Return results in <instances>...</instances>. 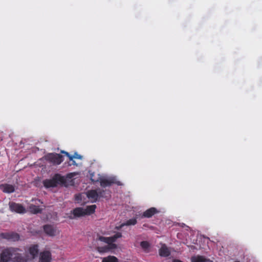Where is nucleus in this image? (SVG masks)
Listing matches in <instances>:
<instances>
[{"mask_svg": "<svg viewBox=\"0 0 262 262\" xmlns=\"http://www.w3.org/2000/svg\"><path fill=\"white\" fill-rule=\"evenodd\" d=\"M191 261V262H212V261L209 259H207L205 257L200 255L192 256Z\"/></svg>", "mask_w": 262, "mask_h": 262, "instance_id": "16", "label": "nucleus"}, {"mask_svg": "<svg viewBox=\"0 0 262 262\" xmlns=\"http://www.w3.org/2000/svg\"><path fill=\"white\" fill-rule=\"evenodd\" d=\"M75 200L77 201H81L82 198H81V194H76L75 196Z\"/></svg>", "mask_w": 262, "mask_h": 262, "instance_id": "28", "label": "nucleus"}, {"mask_svg": "<svg viewBox=\"0 0 262 262\" xmlns=\"http://www.w3.org/2000/svg\"><path fill=\"white\" fill-rule=\"evenodd\" d=\"M108 244V245H107V246L108 247L109 250L110 249H116L117 248V245L116 244H112V243Z\"/></svg>", "mask_w": 262, "mask_h": 262, "instance_id": "27", "label": "nucleus"}, {"mask_svg": "<svg viewBox=\"0 0 262 262\" xmlns=\"http://www.w3.org/2000/svg\"><path fill=\"white\" fill-rule=\"evenodd\" d=\"M143 213H159V211L156 208L151 207L146 211H144Z\"/></svg>", "mask_w": 262, "mask_h": 262, "instance_id": "26", "label": "nucleus"}, {"mask_svg": "<svg viewBox=\"0 0 262 262\" xmlns=\"http://www.w3.org/2000/svg\"><path fill=\"white\" fill-rule=\"evenodd\" d=\"M125 226L124 223L121 224L119 226H117L115 227V228L117 230L120 229L122 227Z\"/></svg>", "mask_w": 262, "mask_h": 262, "instance_id": "30", "label": "nucleus"}, {"mask_svg": "<svg viewBox=\"0 0 262 262\" xmlns=\"http://www.w3.org/2000/svg\"><path fill=\"white\" fill-rule=\"evenodd\" d=\"M66 183L65 178L59 173H56L51 179H45L42 182L43 186L46 188L56 187L59 185H62Z\"/></svg>", "mask_w": 262, "mask_h": 262, "instance_id": "1", "label": "nucleus"}, {"mask_svg": "<svg viewBox=\"0 0 262 262\" xmlns=\"http://www.w3.org/2000/svg\"><path fill=\"white\" fill-rule=\"evenodd\" d=\"M9 206L10 210L12 212L20 213H25L26 211L25 208L21 204L14 202H9Z\"/></svg>", "mask_w": 262, "mask_h": 262, "instance_id": "8", "label": "nucleus"}, {"mask_svg": "<svg viewBox=\"0 0 262 262\" xmlns=\"http://www.w3.org/2000/svg\"><path fill=\"white\" fill-rule=\"evenodd\" d=\"M88 214H58V220L61 222H69L72 220L83 219Z\"/></svg>", "mask_w": 262, "mask_h": 262, "instance_id": "2", "label": "nucleus"}, {"mask_svg": "<svg viewBox=\"0 0 262 262\" xmlns=\"http://www.w3.org/2000/svg\"><path fill=\"white\" fill-rule=\"evenodd\" d=\"M12 253V248L4 250L1 254L0 262H8L11 259Z\"/></svg>", "mask_w": 262, "mask_h": 262, "instance_id": "12", "label": "nucleus"}, {"mask_svg": "<svg viewBox=\"0 0 262 262\" xmlns=\"http://www.w3.org/2000/svg\"><path fill=\"white\" fill-rule=\"evenodd\" d=\"M1 236L4 238L9 239L11 241H17L19 239V235L17 233L9 232L1 234Z\"/></svg>", "mask_w": 262, "mask_h": 262, "instance_id": "13", "label": "nucleus"}, {"mask_svg": "<svg viewBox=\"0 0 262 262\" xmlns=\"http://www.w3.org/2000/svg\"><path fill=\"white\" fill-rule=\"evenodd\" d=\"M72 176H73V173H69L67 176H68V177L71 178Z\"/></svg>", "mask_w": 262, "mask_h": 262, "instance_id": "31", "label": "nucleus"}, {"mask_svg": "<svg viewBox=\"0 0 262 262\" xmlns=\"http://www.w3.org/2000/svg\"><path fill=\"white\" fill-rule=\"evenodd\" d=\"M139 219L138 215L134 218L127 221L124 223L125 226L135 225L137 223V220Z\"/></svg>", "mask_w": 262, "mask_h": 262, "instance_id": "20", "label": "nucleus"}, {"mask_svg": "<svg viewBox=\"0 0 262 262\" xmlns=\"http://www.w3.org/2000/svg\"><path fill=\"white\" fill-rule=\"evenodd\" d=\"M57 214H46V220L49 222H53L58 219V216H57Z\"/></svg>", "mask_w": 262, "mask_h": 262, "instance_id": "19", "label": "nucleus"}, {"mask_svg": "<svg viewBox=\"0 0 262 262\" xmlns=\"http://www.w3.org/2000/svg\"><path fill=\"white\" fill-rule=\"evenodd\" d=\"M102 262H119L118 259L114 256H108L102 259Z\"/></svg>", "mask_w": 262, "mask_h": 262, "instance_id": "18", "label": "nucleus"}, {"mask_svg": "<svg viewBox=\"0 0 262 262\" xmlns=\"http://www.w3.org/2000/svg\"><path fill=\"white\" fill-rule=\"evenodd\" d=\"M43 231L47 235L50 236H55L59 233L56 228L50 225L43 226Z\"/></svg>", "mask_w": 262, "mask_h": 262, "instance_id": "10", "label": "nucleus"}, {"mask_svg": "<svg viewBox=\"0 0 262 262\" xmlns=\"http://www.w3.org/2000/svg\"><path fill=\"white\" fill-rule=\"evenodd\" d=\"M60 153L64 154L69 158V166H78V164L77 163H76V161H75V159L82 160V156L78 154L77 152H75L73 155H71L68 152L64 150H61Z\"/></svg>", "mask_w": 262, "mask_h": 262, "instance_id": "5", "label": "nucleus"}, {"mask_svg": "<svg viewBox=\"0 0 262 262\" xmlns=\"http://www.w3.org/2000/svg\"><path fill=\"white\" fill-rule=\"evenodd\" d=\"M38 252V246H33L30 248L29 249V253L30 255V259L34 258L35 256L37 255Z\"/></svg>", "mask_w": 262, "mask_h": 262, "instance_id": "17", "label": "nucleus"}, {"mask_svg": "<svg viewBox=\"0 0 262 262\" xmlns=\"http://www.w3.org/2000/svg\"><path fill=\"white\" fill-rule=\"evenodd\" d=\"M96 249L100 253H104L109 251L108 247L107 246H105L104 247H97Z\"/></svg>", "mask_w": 262, "mask_h": 262, "instance_id": "23", "label": "nucleus"}, {"mask_svg": "<svg viewBox=\"0 0 262 262\" xmlns=\"http://www.w3.org/2000/svg\"><path fill=\"white\" fill-rule=\"evenodd\" d=\"M18 249L12 248L11 260L14 262H27L30 257L26 254H21L18 252Z\"/></svg>", "mask_w": 262, "mask_h": 262, "instance_id": "3", "label": "nucleus"}, {"mask_svg": "<svg viewBox=\"0 0 262 262\" xmlns=\"http://www.w3.org/2000/svg\"><path fill=\"white\" fill-rule=\"evenodd\" d=\"M0 189L4 193H11L15 191V187L11 184H0Z\"/></svg>", "mask_w": 262, "mask_h": 262, "instance_id": "14", "label": "nucleus"}, {"mask_svg": "<svg viewBox=\"0 0 262 262\" xmlns=\"http://www.w3.org/2000/svg\"><path fill=\"white\" fill-rule=\"evenodd\" d=\"M152 214H143V215L141 216V218L143 217H151Z\"/></svg>", "mask_w": 262, "mask_h": 262, "instance_id": "29", "label": "nucleus"}, {"mask_svg": "<svg viewBox=\"0 0 262 262\" xmlns=\"http://www.w3.org/2000/svg\"><path fill=\"white\" fill-rule=\"evenodd\" d=\"M170 254V251L169 248L165 244H162L161 248L159 249V255L161 256L167 257Z\"/></svg>", "mask_w": 262, "mask_h": 262, "instance_id": "15", "label": "nucleus"}, {"mask_svg": "<svg viewBox=\"0 0 262 262\" xmlns=\"http://www.w3.org/2000/svg\"><path fill=\"white\" fill-rule=\"evenodd\" d=\"M172 262H183L182 261H181L180 260H179V259H174Z\"/></svg>", "mask_w": 262, "mask_h": 262, "instance_id": "32", "label": "nucleus"}, {"mask_svg": "<svg viewBox=\"0 0 262 262\" xmlns=\"http://www.w3.org/2000/svg\"><path fill=\"white\" fill-rule=\"evenodd\" d=\"M101 186L105 187L110 186L113 184H116L118 186H121L122 183L120 181H117L114 177L110 178L108 179H102L100 182Z\"/></svg>", "mask_w": 262, "mask_h": 262, "instance_id": "7", "label": "nucleus"}, {"mask_svg": "<svg viewBox=\"0 0 262 262\" xmlns=\"http://www.w3.org/2000/svg\"><path fill=\"white\" fill-rule=\"evenodd\" d=\"M96 206L92 205L86 206L85 209L81 207L76 208L74 210L71 211V213H94Z\"/></svg>", "mask_w": 262, "mask_h": 262, "instance_id": "9", "label": "nucleus"}, {"mask_svg": "<svg viewBox=\"0 0 262 262\" xmlns=\"http://www.w3.org/2000/svg\"><path fill=\"white\" fill-rule=\"evenodd\" d=\"M140 246L143 250H146L149 248L150 244L147 241H142L140 243Z\"/></svg>", "mask_w": 262, "mask_h": 262, "instance_id": "22", "label": "nucleus"}, {"mask_svg": "<svg viewBox=\"0 0 262 262\" xmlns=\"http://www.w3.org/2000/svg\"><path fill=\"white\" fill-rule=\"evenodd\" d=\"M45 158L54 165H59L63 161V156L56 153H49L45 156Z\"/></svg>", "mask_w": 262, "mask_h": 262, "instance_id": "4", "label": "nucleus"}, {"mask_svg": "<svg viewBox=\"0 0 262 262\" xmlns=\"http://www.w3.org/2000/svg\"><path fill=\"white\" fill-rule=\"evenodd\" d=\"M122 236V233L120 232L116 233L114 236L110 237L112 243L114 242L117 238H120Z\"/></svg>", "mask_w": 262, "mask_h": 262, "instance_id": "24", "label": "nucleus"}, {"mask_svg": "<svg viewBox=\"0 0 262 262\" xmlns=\"http://www.w3.org/2000/svg\"><path fill=\"white\" fill-rule=\"evenodd\" d=\"M30 209L33 211V213H41L42 209L38 206L31 205L30 206Z\"/></svg>", "mask_w": 262, "mask_h": 262, "instance_id": "21", "label": "nucleus"}, {"mask_svg": "<svg viewBox=\"0 0 262 262\" xmlns=\"http://www.w3.org/2000/svg\"><path fill=\"white\" fill-rule=\"evenodd\" d=\"M52 256L49 250H44L40 253L38 262H51Z\"/></svg>", "mask_w": 262, "mask_h": 262, "instance_id": "11", "label": "nucleus"}, {"mask_svg": "<svg viewBox=\"0 0 262 262\" xmlns=\"http://www.w3.org/2000/svg\"><path fill=\"white\" fill-rule=\"evenodd\" d=\"M104 191L100 190H91L86 192V196L92 202H95L98 198L103 197L102 193Z\"/></svg>", "mask_w": 262, "mask_h": 262, "instance_id": "6", "label": "nucleus"}, {"mask_svg": "<svg viewBox=\"0 0 262 262\" xmlns=\"http://www.w3.org/2000/svg\"><path fill=\"white\" fill-rule=\"evenodd\" d=\"M98 239L100 241H102V242H104V243H107V244L112 243L111 239L110 237H103V236H99Z\"/></svg>", "mask_w": 262, "mask_h": 262, "instance_id": "25", "label": "nucleus"}]
</instances>
